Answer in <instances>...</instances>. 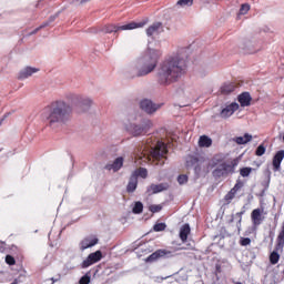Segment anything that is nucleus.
Segmentation results:
<instances>
[{"label":"nucleus","mask_w":284,"mask_h":284,"mask_svg":"<svg viewBox=\"0 0 284 284\" xmlns=\"http://www.w3.org/2000/svg\"><path fill=\"white\" fill-rule=\"evenodd\" d=\"M190 49H179L175 55L166 58L158 68V83L160 85H172L187 72V57Z\"/></svg>","instance_id":"obj_1"},{"label":"nucleus","mask_w":284,"mask_h":284,"mask_svg":"<svg viewBox=\"0 0 284 284\" xmlns=\"http://www.w3.org/2000/svg\"><path fill=\"white\" fill-rule=\"evenodd\" d=\"M71 114L72 106L63 100H58L43 109L42 119L47 121L50 128H59V125H65L70 121Z\"/></svg>","instance_id":"obj_2"},{"label":"nucleus","mask_w":284,"mask_h":284,"mask_svg":"<svg viewBox=\"0 0 284 284\" xmlns=\"http://www.w3.org/2000/svg\"><path fill=\"white\" fill-rule=\"evenodd\" d=\"M161 54L160 50L149 48L140 58H138V62L146 75L156 70Z\"/></svg>","instance_id":"obj_3"},{"label":"nucleus","mask_w":284,"mask_h":284,"mask_svg":"<svg viewBox=\"0 0 284 284\" xmlns=\"http://www.w3.org/2000/svg\"><path fill=\"white\" fill-rule=\"evenodd\" d=\"M136 121V115H130L129 123L125 125V130L129 131L132 136H141V134L148 133L152 122L148 119H142L140 124L134 123Z\"/></svg>","instance_id":"obj_4"},{"label":"nucleus","mask_w":284,"mask_h":284,"mask_svg":"<svg viewBox=\"0 0 284 284\" xmlns=\"http://www.w3.org/2000/svg\"><path fill=\"white\" fill-rule=\"evenodd\" d=\"M239 165V160H232L231 163L222 162L215 166L212 172L214 179H226L230 174H234L236 172V168Z\"/></svg>","instance_id":"obj_5"},{"label":"nucleus","mask_w":284,"mask_h":284,"mask_svg":"<svg viewBox=\"0 0 284 284\" xmlns=\"http://www.w3.org/2000/svg\"><path fill=\"white\" fill-rule=\"evenodd\" d=\"M123 74L126 77V79H136L141 77H148L145 73V70L143 67H141V63L139 60H134L123 68Z\"/></svg>","instance_id":"obj_6"},{"label":"nucleus","mask_w":284,"mask_h":284,"mask_svg":"<svg viewBox=\"0 0 284 284\" xmlns=\"http://www.w3.org/2000/svg\"><path fill=\"white\" fill-rule=\"evenodd\" d=\"M143 26H145V22H129L126 24H106L103 27L102 32H104V34H112V32H114V34H116V32H120V30L125 31V30H136L138 28H143Z\"/></svg>","instance_id":"obj_7"},{"label":"nucleus","mask_w":284,"mask_h":284,"mask_svg":"<svg viewBox=\"0 0 284 284\" xmlns=\"http://www.w3.org/2000/svg\"><path fill=\"white\" fill-rule=\"evenodd\" d=\"M69 101L79 112H88L92 108V99L80 94H70Z\"/></svg>","instance_id":"obj_8"},{"label":"nucleus","mask_w":284,"mask_h":284,"mask_svg":"<svg viewBox=\"0 0 284 284\" xmlns=\"http://www.w3.org/2000/svg\"><path fill=\"white\" fill-rule=\"evenodd\" d=\"M150 153L156 161L159 159H165L168 155V144L159 141L154 148H151Z\"/></svg>","instance_id":"obj_9"},{"label":"nucleus","mask_w":284,"mask_h":284,"mask_svg":"<svg viewBox=\"0 0 284 284\" xmlns=\"http://www.w3.org/2000/svg\"><path fill=\"white\" fill-rule=\"evenodd\" d=\"M101 258H103V253L101 251L90 253L88 257L81 263V268L87 270V267L94 265V263H99Z\"/></svg>","instance_id":"obj_10"},{"label":"nucleus","mask_w":284,"mask_h":284,"mask_svg":"<svg viewBox=\"0 0 284 284\" xmlns=\"http://www.w3.org/2000/svg\"><path fill=\"white\" fill-rule=\"evenodd\" d=\"M159 108H161V105L155 104L150 99H143L140 101V109L146 114H154Z\"/></svg>","instance_id":"obj_11"},{"label":"nucleus","mask_w":284,"mask_h":284,"mask_svg":"<svg viewBox=\"0 0 284 284\" xmlns=\"http://www.w3.org/2000/svg\"><path fill=\"white\" fill-rule=\"evenodd\" d=\"M98 244H99V237L94 235H89L80 242L79 247L81 252H85V250L90 247H94V245H98Z\"/></svg>","instance_id":"obj_12"},{"label":"nucleus","mask_w":284,"mask_h":284,"mask_svg":"<svg viewBox=\"0 0 284 284\" xmlns=\"http://www.w3.org/2000/svg\"><path fill=\"white\" fill-rule=\"evenodd\" d=\"M163 256L170 258V256H172V251L158 250L145 258V263H154V261H159V258H163Z\"/></svg>","instance_id":"obj_13"},{"label":"nucleus","mask_w":284,"mask_h":284,"mask_svg":"<svg viewBox=\"0 0 284 284\" xmlns=\"http://www.w3.org/2000/svg\"><path fill=\"white\" fill-rule=\"evenodd\" d=\"M251 221L253 227H258V225L265 221V216H263V209H254L251 213Z\"/></svg>","instance_id":"obj_14"},{"label":"nucleus","mask_w":284,"mask_h":284,"mask_svg":"<svg viewBox=\"0 0 284 284\" xmlns=\"http://www.w3.org/2000/svg\"><path fill=\"white\" fill-rule=\"evenodd\" d=\"M168 190H170V184L168 182H163L160 184H151L150 186H148L146 192L148 194H159Z\"/></svg>","instance_id":"obj_15"},{"label":"nucleus","mask_w":284,"mask_h":284,"mask_svg":"<svg viewBox=\"0 0 284 284\" xmlns=\"http://www.w3.org/2000/svg\"><path fill=\"white\" fill-rule=\"evenodd\" d=\"M239 108V103L236 102H232L231 104L226 105L220 112L221 119H230V116H232V114H234Z\"/></svg>","instance_id":"obj_16"},{"label":"nucleus","mask_w":284,"mask_h":284,"mask_svg":"<svg viewBox=\"0 0 284 284\" xmlns=\"http://www.w3.org/2000/svg\"><path fill=\"white\" fill-rule=\"evenodd\" d=\"M124 161L123 156H119L112 163L105 164L104 170H108V172H119L123 168Z\"/></svg>","instance_id":"obj_17"},{"label":"nucleus","mask_w":284,"mask_h":284,"mask_svg":"<svg viewBox=\"0 0 284 284\" xmlns=\"http://www.w3.org/2000/svg\"><path fill=\"white\" fill-rule=\"evenodd\" d=\"M39 72L38 68H32V67H26L19 72L18 79L20 81H26V79H30L32 74H37Z\"/></svg>","instance_id":"obj_18"},{"label":"nucleus","mask_w":284,"mask_h":284,"mask_svg":"<svg viewBox=\"0 0 284 284\" xmlns=\"http://www.w3.org/2000/svg\"><path fill=\"white\" fill-rule=\"evenodd\" d=\"M237 101L241 108H250V105H252V95L250 94V92H242L237 97Z\"/></svg>","instance_id":"obj_19"},{"label":"nucleus","mask_w":284,"mask_h":284,"mask_svg":"<svg viewBox=\"0 0 284 284\" xmlns=\"http://www.w3.org/2000/svg\"><path fill=\"white\" fill-rule=\"evenodd\" d=\"M284 159V150H280L273 156V170L274 172H278L281 170V163H283Z\"/></svg>","instance_id":"obj_20"},{"label":"nucleus","mask_w":284,"mask_h":284,"mask_svg":"<svg viewBox=\"0 0 284 284\" xmlns=\"http://www.w3.org/2000/svg\"><path fill=\"white\" fill-rule=\"evenodd\" d=\"M136 187H139V180L136 179V175H131L126 185L128 194H133V192H136Z\"/></svg>","instance_id":"obj_21"},{"label":"nucleus","mask_w":284,"mask_h":284,"mask_svg":"<svg viewBox=\"0 0 284 284\" xmlns=\"http://www.w3.org/2000/svg\"><path fill=\"white\" fill-rule=\"evenodd\" d=\"M161 28H163V24L161 22H154L146 29V36L154 37V34H159V32H161Z\"/></svg>","instance_id":"obj_22"},{"label":"nucleus","mask_w":284,"mask_h":284,"mask_svg":"<svg viewBox=\"0 0 284 284\" xmlns=\"http://www.w3.org/2000/svg\"><path fill=\"white\" fill-rule=\"evenodd\" d=\"M190 232H192V229L190 227V225L187 223L181 226L180 239H181L182 243L187 242V236H190Z\"/></svg>","instance_id":"obj_23"},{"label":"nucleus","mask_w":284,"mask_h":284,"mask_svg":"<svg viewBox=\"0 0 284 284\" xmlns=\"http://www.w3.org/2000/svg\"><path fill=\"white\" fill-rule=\"evenodd\" d=\"M234 143H237V145H246V143H250L252 141V134L245 133L243 136H235L233 138Z\"/></svg>","instance_id":"obj_24"},{"label":"nucleus","mask_w":284,"mask_h":284,"mask_svg":"<svg viewBox=\"0 0 284 284\" xmlns=\"http://www.w3.org/2000/svg\"><path fill=\"white\" fill-rule=\"evenodd\" d=\"M200 148H211L212 146V139L207 135H201L199 139Z\"/></svg>","instance_id":"obj_25"},{"label":"nucleus","mask_w":284,"mask_h":284,"mask_svg":"<svg viewBox=\"0 0 284 284\" xmlns=\"http://www.w3.org/2000/svg\"><path fill=\"white\" fill-rule=\"evenodd\" d=\"M132 176H135V179L139 181V176L141 179H148V169L145 168H140L135 170L132 174Z\"/></svg>","instance_id":"obj_26"},{"label":"nucleus","mask_w":284,"mask_h":284,"mask_svg":"<svg viewBox=\"0 0 284 284\" xmlns=\"http://www.w3.org/2000/svg\"><path fill=\"white\" fill-rule=\"evenodd\" d=\"M236 87L233 83H225L221 87L222 94H232Z\"/></svg>","instance_id":"obj_27"},{"label":"nucleus","mask_w":284,"mask_h":284,"mask_svg":"<svg viewBox=\"0 0 284 284\" xmlns=\"http://www.w3.org/2000/svg\"><path fill=\"white\" fill-rule=\"evenodd\" d=\"M278 261H281V255L278 254V251H273L270 254V263H271V265H276V263H278Z\"/></svg>","instance_id":"obj_28"},{"label":"nucleus","mask_w":284,"mask_h":284,"mask_svg":"<svg viewBox=\"0 0 284 284\" xmlns=\"http://www.w3.org/2000/svg\"><path fill=\"white\" fill-rule=\"evenodd\" d=\"M132 212L133 214H143V202H135Z\"/></svg>","instance_id":"obj_29"},{"label":"nucleus","mask_w":284,"mask_h":284,"mask_svg":"<svg viewBox=\"0 0 284 284\" xmlns=\"http://www.w3.org/2000/svg\"><path fill=\"white\" fill-rule=\"evenodd\" d=\"M243 214H245V210L237 212L235 214V219H237L236 229H237L239 234H241V223L243 221Z\"/></svg>","instance_id":"obj_30"},{"label":"nucleus","mask_w":284,"mask_h":284,"mask_svg":"<svg viewBox=\"0 0 284 284\" xmlns=\"http://www.w3.org/2000/svg\"><path fill=\"white\" fill-rule=\"evenodd\" d=\"M193 3H194V0H179L176 2V6H180L181 8H185V7L190 8L191 6H193Z\"/></svg>","instance_id":"obj_31"},{"label":"nucleus","mask_w":284,"mask_h":284,"mask_svg":"<svg viewBox=\"0 0 284 284\" xmlns=\"http://www.w3.org/2000/svg\"><path fill=\"white\" fill-rule=\"evenodd\" d=\"M252 170H254V169H252L250 166L242 168L240 170V174H241V176H243L245 179V178L250 176V174H252Z\"/></svg>","instance_id":"obj_32"},{"label":"nucleus","mask_w":284,"mask_h":284,"mask_svg":"<svg viewBox=\"0 0 284 284\" xmlns=\"http://www.w3.org/2000/svg\"><path fill=\"white\" fill-rule=\"evenodd\" d=\"M250 12V4L248 3H243L240 8L237 17H241L243 14H247Z\"/></svg>","instance_id":"obj_33"},{"label":"nucleus","mask_w":284,"mask_h":284,"mask_svg":"<svg viewBox=\"0 0 284 284\" xmlns=\"http://www.w3.org/2000/svg\"><path fill=\"white\" fill-rule=\"evenodd\" d=\"M163 210V206L160 204H152L149 206V212H152V214H156L158 212H161Z\"/></svg>","instance_id":"obj_34"},{"label":"nucleus","mask_w":284,"mask_h":284,"mask_svg":"<svg viewBox=\"0 0 284 284\" xmlns=\"http://www.w3.org/2000/svg\"><path fill=\"white\" fill-rule=\"evenodd\" d=\"M266 149L264 144H260L256 150H255V155L256 156H263V154H265Z\"/></svg>","instance_id":"obj_35"},{"label":"nucleus","mask_w":284,"mask_h":284,"mask_svg":"<svg viewBox=\"0 0 284 284\" xmlns=\"http://www.w3.org/2000/svg\"><path fill=\"white\" fill-rule=\"evenodd\" d=\"M165 227H168V225L165 223H156L153 226L154 232H163L165 231Z\"/></svg>","instance_id":"obj_36"},{"label":"nucleus","mask_w":284,"mask_h":284,"mask_svg":"<svg viewBox=\"0 0 284 284\" xmlns=\"http://www.w3.org/2000/svg\"><path fill=\"white\" fill-rule=\"evenodd\" d=\"M251 243L252 240L250 237H241L240 240V245H242V247H247Z\"/></svg>","instance_id":"obj_37"},{"label":"nucleus","mask_w":284,"mask_h":284,"mask_svg":"<svg viewBox=\"0 0 284 284\" xmlns=\"http://www.w3.org/2000/svg\"><path fill=\"white\" fill-rule=\"evenodd\" d=\"M90 274L87 273L79 280V284H90Z\"/></svg>","instance_id":"obj_38"},{"label":"nucleus","mask_w":284,"mask_h":284,"mask_svg":"<svg viewBox=\"0 0 284 284\" xmlns=\"http://www.w3.org/2000/svg\"><path fill=\"white\" fill-rule=\"evenodd\" d=\"M7 265H16L17 260H14V256L12 255H7L4 258Z\"/></svg>","instance_id":"obj_39"},{"label":"nucleus","mask_w":284,"mask_h":284,"mask_svg":"<svg viewBox=\"0 0 284 284\" xmlns=\"http://www.w3.org/2000/svg\"><path fill=\"white\" fill-rule=\"evenodd\" d=\"M178 183L180 185H185V183H187V175L183 174V175H179L178 176Z\"/></svg>","instance_id":"obj_40"},{"label":"nucleus","mask_w":284,"mask_h":284,"mask_svg":"<svg viewBox=\"0 0 284 284\" xmlns=\"http://www.w3.org/2000/svg\"><path fill=\"white\" fill-rule=\"evenodd\" d=\"M241 187H243V182L237 181L234 185V187L231 189V191H233L235 194L239 190H241Z\"/></svg>","instance_id":"obj_41"},{"label":"nucleus","mask_w":284,"mask_h":284,"mask_svg":"<svg viewBox=\"0 0 284 284\" xmlns=\"http://www.w3.org/2000/svg\"><path fill=\"white\" fill-rule=\"evenodd\" d=\"M59 14H60V12H58V13H55V14H53V16H50V18L47 20V22L49 23V26H50L51 23H54V21H57V19L59 18Z\"/></svg>","instance_id":"obj_42"},{"label":"nucleus","mask_w":284,"mask_h":284,"mask_svg":"<svg viewBox=\"0 0 284 284\" xmlns=\"http://www.w3.org/2000/svg\"><path fill=\"white\" fill-rule=\"evenodd\" d=\"M235 194H236V193L231 190V191L225 195V200H226V201H232V199H234Z\"/></svg>","instance_id":"obj_43"},{"label":"nucleus","mask_w":284,"mask_h":284,"mask_svg":"<svg viewBox=\"0 0 284 284\" xmlns=\"http://www.w3.org/2000/svg\"><path fill=\"white\" fill-rule=\"evenodd\" d=\"M186 163H187V165H190V163H191V165H194V163H199V159L191 158V161H187Z\"/></svg>","instance_id":"obj_44"},{"label":"nucleus","mask_w":284,"mask_h":284,"mask_svg":"<svg viewBox=\"0 0 284 284\" xmlns=\"http://www.w3.org/2000/svg\"><path fill=\"white\" fill-rule=\"evenodd\" d=\"M48 26H50V22L45 21L38 28H40V30H43V28H48Z\"/></svg>","instance_id":"obj_45"},{"label":"nucleus","mask_w":284,"mask_h":284,"mask_svg":"<svg viewBox=\"0 0 284 284\" xmlns=\"http://www.w3.org/2000/svg\"><path fill=\"white\" fill-rule=\"evenodd\" d=\"M6 252V244L0 243V253L3 254Z\"/></svg>","instance_id":"obj_46"},{"label":"nucleus","mask_w":284,"mask_h":284,"mask_svg":"<svg viewBox=\"0 0 284 284\" xmlns=\"http://www.w3.org/2000/svg\"><path fill=\"white\" fill-rule=\"evenodd\" d=\"M9 114L10 113L4 114V116L0 120V125H1V123H3V121H6V119L8 118Z\"/></svg>","instance_id":"obj_47"},{"label":"nucleus","mask_w":284,"mask_h":284,"mask_svg":"<svg viewBox=\"0 0 284 284\" xmlns=\"http://www.w3.org/2000/svg\"><path fill=\"white\" fill-rule=\"evenodd\" d=\"M39 30H41V28H36L30 34H37V32H39Z\"/></svg>","instance_id":"obj_48"},{"label":"nucleus","mask_w":284,"mask_h":284,"mask_svg":"<svg viewBox=\"0 0 284 284\" xmlns=\"http://www.w3.org/2000/svg\"><path fill=\"white\" fill-rule=\"evenodd\" d=\"M194 171H195V174H199V172H201V166H195Z\"/></svg>","instance_id":"obj_49"},{"label":"nucleus","mask_w":284,"mask_h":284,"mask_svg":"<svg viewBox=\"0 0 284 284\" xmlns=\"http://www.w3.org/2000/svg\"><path fill=\"white\" fill-rule=\"evenodd\" d=\"M90 0H81L80 3H89Z\"/></svg>","instance_id":"obj_50"},{"label":"nucleus","mask_w":284,"mask_h":284,"mask_svg":"<svg viewBox=\"0 0 284 284\" xmlns=\"http://www.w3.org/2000/svg\"><path fill=\"white\" fill-rule=\"evenodd\" d=\"M230 223H234V215H232V219L230 220Z\"/></svg>","instance_id":"obj_51"},{"label":"nucleus","mask_w":284,"mask_h":284,"mask_svg":"<svg viewBox=\"0 0 284 284\" xmlns=\"http://www.w3.org/2000/svg\"><path fill=\"white\" fill-rule=\"evenodd\" d=\"M52 283H57L58 280H54L53 277L51 278Z\"/></svg>","instance_id":"obj_52"}]
</instances>
